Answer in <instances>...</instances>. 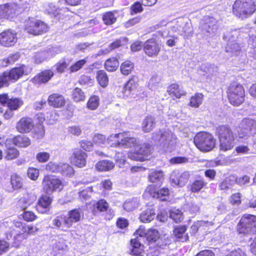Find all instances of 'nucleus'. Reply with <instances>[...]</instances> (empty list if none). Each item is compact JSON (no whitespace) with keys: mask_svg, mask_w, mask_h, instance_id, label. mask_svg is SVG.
I'll use <instances>...</instances> for the list:
<instances>
[{"mask_svg":"<svg viewBox=\"0 0 256 256\" xmlns=\"http://www.w3.org/2000/svg\"><path fill=\"white\" fill-rule=\"evenodd\" d=\"M110 140L114 142L110 144L113 147L130 148L134 150L128 153V158L136 161L143 162L147 159L150 154V146L148 144H139L137 140L134 137H128L126 134L119 133L111 135Z\"/></svg>","mask_w":256,"mask_h":256,"instance_id":"f257e3e1","label":"nucleus"},{"mask_svg":"<svg viewBox=\"0 0 256 256\" xmlns=\"http://www.w3.org/2000/svg\"><path fill=\"white\" fill-rule=\"evenodd\" d=\"M152 140L165 151L172 152L174 150L177 138L168 130L160 129L152 134Z\"/></svg>","mask_w":256,"mask_h":256,"instance_id":"f03ea898","label":"nucleus"},{"mask_svg":"<svg viewBox=\"0 0 256 256\" xmlns=\"http://www.w3.org/2000/svg\"><path fill=\"white\" fill-rule=\"evenodd\" d=\"M256 10L254 0H236L232 6L234 14L242 19L250 16Z\"/></svg>","mask_w":256,"mask_h":256,"instance_id":"7ed1b4c3","label":"nucleus"},{"mask_svg":"<svg viewBox=\"0 0 256 256\" xmlns=\"http://www.w3.org/2000/svg\"><path fill=\"white\" fill-rule=\"evenodd\" d=\"M220 142V150L227 151L234 146V135L231 128L227 125H222L216 130Z\"/></svg>","mask_w":256,"mask_h":256,"instance_id":"20e7f679","label":"nucleus"},{"mask_svg":"<svg viewBox=\"0 0 256 256\" xmlns=\"http://www.w3.org/2000/svg\"><path fill=\"white\" fill-rule=\"evenodd\" d=\"M196 146L202 152L212 150L216 146V140L208 132H200L196 134L194 140Z\"/></svg>","mask_w":256,"mask_h":256,"instance_id":"39448f33","label":"nucleus"},{"mask_svg":"<svg viewBox=\"0 0 256 256\" xmlns=\"http://www.w3.org/2000/svg\"><path fill=\"white\" fill-rule=\"evenodd\" d=\"M237 230L240 234H252L256 232V216L245 214L240 220L237 226Z\"/></svg>","mask_w":256,"mask_h":256,"instance_id":"423d86ee","label":"nucleus"},{"mask_svg":"<svg viewBox=\"0 0 256 256\" xmlns=\"http://www.w3.org/2000/svg\"><path fill=\"white\" fill-rule=\"evenodd\" d=\"M228 96L232 104L234 106H240L244 100V90L243 86L236 83L232 84L228 88Z\"/></svg>","mask_w":256,"mask_h":256,"instance_id":"0eeeda50","label":"nucleus"},{"mask_svg":"<svg viewBox=\"0 0 256 256\" xmlns=\"http://www.w3.org/2000/svg\"><path fill=\"white\" fill-rule=\"evenodd\" d=\"M256 130V120L244 118L239 124L238 130V138H251L250 136Z\"/></svg>","mask_w":256,"mask_h":256,"instance_id":"6e6552de","label":"nucleus"},{"mask_svg":"<svg viewBox=\"0 0 256 256\" xmlns=\"http://www.w3.org/2000/svg\"><path fill=\"white\" fill-rule=\"evenodd\" d=\"M25 30L30 34L39 35L47 32L48 26L43 22L34 18H30L25 22Z\"/></svg>","mask_w":256,"mask_h":256,"instance_id":"1a4fd4ad","label":"nucleus"},{"mask_svg":"<svg viewBox=\"0 0 256 256\" xmlns=\"http://www.w3.org/2000/svg\"><path fill=\"white\" fill-rule=\"evenodd\" d=\"M43 188L47 194H50L54 192L60 191L63 188L62 182L52 176H46L42 181Z\"/></svg>","mask_w":256,"mask_h":256,"instance_id":"9d476101","label":"nucleus"},{"mask_svg":"<svg viewBox=\"0 0 256 256\" xmlns=\"http://www.w3.org/2000/svg\"><path fill=\"white\" fill-rule=\"evenodd\" d=\"M20 12V6L14 2L0 5V19L12 18Z\"/></svg>","mask_w":256,"mask_h":256,"instance_id":"9b49d317","label":"nucleus"},{"mask_svg":"<svg viewBox=\"0 0 256 256\" xmlns=\"http://www.w3.org/2000/svg\"><path fill=\"white\" fill-rule=\"evenodd\" d=\"M200 28V34L202 35V38L206 39L216 34L218 26L216 21L214 18H210L206 22L201 23Z\"/></svg>","mask_w":256,"mask_h":256,"instance_id":"f8f14e48","label":"nucleus"},{"mask_svg":"<svg viewBox=\"0 0 256 256\" xmlns=\"http://www.w3.org/2000/svg\"><path fill=\"white\" fill-rule=\"evenodd\" d=\"M83 216V212L82 208H74L68 212V215L66 216L64 226L62 229L64 232L68 230L73 224L80 221L82 216Z\"/></svg>","mask_w":256,"mask_h":256,"instance_id":"ddd939ff","label":"nucleus"},{"mask_svg":"<svg viewBox=\"0 0 256 256\" xmlns=\"http://www.w3.org/2000/svg\"><path fill=\"white\" fill-rule=\"evenodd\" d=\"M140 230H138L135 234L138 236L136 238L131 240L130 243L132 246L131 253L132 255L136 256H143L144 254V244H142L144 240L143 237V234L140 232Z\"/></svg>","mask_w":256,"mask_h":256,"instance_id":"4468645a","label":"nucleus"},{"mask_svg":"<svg viewBox=\"0 0 256 256\" xmlns=\"http://www.w3.org/2000/svg\"><path fill=\"white\" fill-rule=\"evenodd\" d=\"M252 139L251 138H239L240 142H244L246 144H240L236 148V151L238 154H246L252 153V149L256 148V142H254L253 144L251 142Z\"/></svg>","mask_w":256,"mask_h":256,"instance_id":"2eb2a0df","label":"nucleus"},{"mask_svg":"<svg viewBox=\"0 0 256 256\" xmlns=\"http://www.w3.org/2000/svg\"><path fill=\"white\" fill-rule=\"evenodd\" d=\"M190 176V174L187 171L182 172L174 171L170 176V179L172 182L175 186L182 187L184 186L188 182Z\"/></svg>","mask_w":256,"mask_h":256,"instance_id":"dca6fc26","label":"nucleus"},{"mask_svg":"<svg viewBox=\"0 0 256 256\" xmlns=\"http://www.w3.org/2000/svg\"><path fill=\"white\" fill-rule=\"evenodd\" d=\"M16 33L8 30L0 34V44L4 46H11L16 42Z\"/></svg>","mask_w":256,"mask_h":256,"instance_id":"f3484780","label":"nucleus"},{"mask_svg":"<svg viewBox=\"0 0 256 256\" xmlns=\"http://www.w3.org/2000/svg\"><path fill=\"white\" fill-rule=\"evenodd\" d=\"M172 31L178 32L180 35L186 34L188 36L191 32V28L190 24L184 21L182 18H180L172 26Z\"/></svg>","mask_w":256,"mask_h":256,"instance_id":"a211bd4d","label":"nucleus"},{"mask_svg":"<svg viewBox=\"0 0 256 256\" xmlns=\"http://www.w3.org/2000/svg\"><path fill=\"white\" fill-rule=\"evenodd\" d=\"M144 50L146 54L152 57L158 54L160 47L154 38H150L144 44Z\"/></svg>","mask_w":256,"mask_h":256,"instance_id":"6ab92c4d","label":"nucleus"},{"mask_svg":"<svg viewBox=\"0 0 256 256\" xmlns=\"http://www.w3.org/2000/svg\"><path fill=\"white\" fill-rule=\"evenodd\" d=\"M26 68L24 66L12 68L9 72H3L8 82L9 80H17L24 74H27Z\"/></svg>","mask_w":256,"mask_h":256,"instance_id":"aec40b11","label":"nucleus"},{"mask_svg":"<svg viewBox=\"0 0 256 256\" xmlns=\"http://www.w3.org/2000/svg\"><path fill=\"white\" fill-rule=\"evenodd\" d=\"M34 126L32 118H22L17 122L16 128L20 133L28 132L31 130Z\"/></svg>","mask_w":256,"mask_h":256,"instance_id":"412c9836","label":"nucleus"},{"mask_svg":"<svg viewBox=\"0 0 256 256\" xmlns=\"http://www.w3.org/2000/svg\"><path fill=\"white\" fill-rule=\"evenodd\" d=\"M138 82L137 77H132L129 80L123 88L124 96L128 98L134 94L138 86Z\"/></svg>","mask_w":256,"mask_h":256,"instance_id":"4be33fe9","label":"nucleus"},{"mask_svg":"<svg viewBox=\"0 0 256 256\" xmlns=\"http://www.w3.org/2000/svg\"><path fill=\"white\" fill-rule=\"evenodd\" d=\"M52 200L50 196L47 195L42 196L38 200L36 206L37 210L42 214L47 212L50 208Z\"/></svg>","mask_w":256,"mask_h":256,"instance_id":"5701e85b","label":"nucleus"},{"mask_svg":"<svg viewBox=\"0 0 256 256\" xmlns=\"http://www.w3.org/2000/svg\"><path fill=\"white\" fill-rule=\"evenodd\" d=\"M73 160L76 166L82 168L86 165L87 155L85 152L76 148L73 150Z\"/></svg>","mask_w":256,"mask_h":256,"instance_id":"b1692460","label":"nucleus"},{"mask_svg":"<svg viewBox=\"0 0 256 256\" xmlns=\"http://www.w3.org/2000/svg\"><path fill=\"white\" fill-rule=\"evenodd\" d=\"M54 76V72L50 70H44L36 76L32 80V82L36 84L46 83L48 82Z\"/></svg>","mask_w":256,"mask_h":256,"instance_id":"393cba45","label":"nucleus"},{"mask_svg":"<svg viewBox=\"0 0 256 256\" xmlns=\"http://www.w3.org/2000/svg\"><path fill=\"white\" fill-rule=\"evenodd\" d=\"M48 101L50 106L58 108L62 107L65 104V100L64 96L58 94H54L50 95Z\"/></svg>","mask_w":256,"mask_h":256,"instance_id":"a878e982","label":"nucleus"},{"mask_svg":"<svg viewBox=\"0 0 256 256\" xmlns=\"http://www.w3.org/2000/svg\"><path fill=\"white\" fill-rule=\"evenodd\" d=\"M138 230H140V232H142L143 234V237L144 238V240L147 241L148 244L152 245V246L160 236V234L156 230H149L146 234L142 230L141 228H140Z\"/></svg>","mask_w":256,"mask_h":256,"instance_id":"bb28decb","label":"nucleus"},{"mask_svg":"<svg viewBox=\"0 0 256 256\" xmlns=\"http://www.w3.org/2000/svg\"><path fill=\"white\" fill-rule=\"evenodd\" d=\"M167 92L172 96L176 98H179L182 96H184L186 94V92L182 90L178 84H174L167 88Z\"/></svg>","mask_w":256,"mask_h":256,"instance_id":"cd10ccee","label":"nucleus"},{"mask_svg":"<svg viewBox=\"0 0 256 256\" xmlns=\"http://www.w3.org/2000/svg\"><path fill=\"white\" fill-rule=\"evenodd\" d=\"M156 126V120L152 116H146L143 120L142 128L144 132H149L152 131Z\"/></svg>","mask_w":256,"mask_h":256,"instance_id":"c85d7f7f","label":"nucleus"},{"mask_svg":"<svg viewBox=\"0 0 256 256\" xmlns=\"http://www.w3.org/2000/svg\"><path fill=\"white\" fill-rule=\"evenodd\" d=\"M240 50V47L234 40L228 39V42L226 46V52L231 56L237 55Z\"/></svg>","mask_w":256,"mask_h":256,"instance_id":"c756f323","label":"nucleus"},{"mask_svg":"<svg viewBox=\"0 0 256 256\" xmlns=\"http://www.w3.org/2000/svg\"><path fill=\"white\" fill-rule=\"evenodd\" d=\"M186 228L185 226H181L175 228L173 231L174 235L180 242H186L188 239V234H185Z\"/></svg>","mask_w":256,"mask_h":256,"instance_id":"7c9ffc66","label":"nucleus"},{"mask_svg":"<svg viewBox=\"0 0 256 256\" xmlns=\"http://www.w3.org/2000/svg\"><path fill=\"white\" fill-rule=\"evenodd\" d=\"M156 212L152 208L144 210L140 216V220L143 222H149L156 218Z\"/></svg>","mask_w":256,"mask_h":256,"instance_id":"2f4dec72","label":"nucleus"},{"mask_svg":"<svg viewBox=\"0 0 256 256\" xmlns=\"http://www.w3.org/2000/svg\"><path fill=\"white\" fill-rule=\"evenodd\" d=\"M14 226L16 228H22V233H26V237L28 234H34L35 232L38 231V229L32 225H26L25 224H23L20 222H14Z\"/></svg>","mask_w":256,"mask_h":256,"instance_id":"473e14b6","label":"nucleus"},{"mask_svg":"<svg viewBox=\"0 0 256 256\" xmlns=\"http://www.w3.org/2000/svg\"><path fill=\"white\" fill-rule=\"evenodd\" d=\"M217 67L214 64L206 63L202 64L199 68V72L200 74L205 75L206 74H212L217 72Z\"/></svg>","mask_w":256,"mask_h":256,"instance_id":"72a5a7b5","label":"nucleus"},{"mask_svg":"<svg viewBox=\"0 0 256 256\" xmlns=\"http://www.w3.org/2000/svg\"><path fill=\"white\" fill-rule=\"evenodd\" d=\"M207 184L203 179L197 180L188 186V188L192 192H198Z\"/></svg>","mask_w":256,"mask_h":256,"instance_id":"f704fd0d","label":"nucleus"},{"mask_svg":"<svg viewBox=\"0 0 256 256\" xmlns=\"http://www.w3.org/2000/svg\"><path fill=\"white\" fill-rule=\"evenodd\" d=\"M164 178V172L162 170H154L148 175V180L152 182L160 184L162 182Z\"/></svg>","mask_w":256,"mask_h":256,"instance_id":"c9c22d12","label":"nucleus"},{"mask_svg":"<svg viewBox=\"0 0 256 256\" xmlns=\"http://www.w3.org/2000/svg\"><path fill=\"white\" fill-rule=\"evenodd\" d=\"M114 166L113 162L108 160H102L98 162L96 166L99 171H108L112 170Z\"/></svg>","mask_w":256,"mask_h":256,"instance_id":"e433bc0d","label":"nucleus"},{"mask_svg":"<svg viewBox=\"0 0 256 256\" xmlns=\"http://www.w3.org/2000/svg\"><path fill=\"white\" fill-rule=\"evenodd\" d=\"M117 11L109 12L104 14L102 20L106 25H110L114 24L117 18Z\"/></svg>","mask_w":256,"mask_h":256,"instance_id":"4c0bfd02","label":"nucleus"},{"mask_svg":"<svg viewBox=\"0 0 256 256\" xmlns=\"http://www.w3.org/2000/svg\"><path fill=\"white\" fill-rule=\"evenodd\" d=\"M14 145L20 147H26L30 144V140L25 136H18L13 139Z\"/></svg>","mask_w":256,"mask_h":256,"instance_id":"58836bf2","label":"nucleus"},{"mask_svg":"<svg viewBox=\"0 0 256 256\" xmlns=\"http://www.w3.org/2000/svg\"><path fill=\"white\" fill-rule=\"evenodd\" d=\"M96 79L99 84L103 87H106L108 83V78L106 73L104 70H98L96 72Z\"/></svg>","mask_w":256,"mask_h":256,"instance_id":"ea45409f","label":"nucleus"},{"mask_svg":"<svg viewBox=\"0 0 256 256\" xmlns=\"http://www.w3.org/2000/svg\"><path fill=\"white\" fill-rule=\"evenodd\" d=\"M119 66L118 60L114 58H112L107 60L104 63L105 68L109 72H114L116 70Z\"/></svg>","mask_w":256,"mask_h":256,"instance_id":"a19ab883","label":"nucleus"},{"mask_svg":"<svg viewBox=\"0 0 256 256\" xmlns=\"http://www.w3.org/2000/svg\"><path fill=\"white\" fill-rule=\"evenodd\" d=\"M138 200L136 198L128 200L124 204L123 207L124 210L130 212L134 210L138 206Z\"/></svg>","mask_w":256,"mask_h":256,"instance_id":"79ce46f5","label":"nucleus"},{"mask_svg":"<svg viewBox=\"0 0 256 256\" xmlns=\"http://www.w3.org/2000/svg\"><path fill=\"white\" fill-rule=\"evenodd\" d=\"M20 58V54L18 52L10 54L7 58H4L2 60L1 65L2 66L6 67L10 64H12L17 61Z\"/></svg>","mask_w":256,"mask_h":256,"instance_id":"37998d69","label":"nucleus"},{"mask_svg":"<svg viewBox=\"0 0 256 256\" xmlns=\"http://www.w3.org/2000/svg\"><path fill=\"white\" fill-rule=\"evenodd\" d=\"M161 78L158 76H154L150 79L148 86L152 90H156L161 86Z\"/></svg>","mask_w":256,"mask_h":256,"instance_id":"c03bdc74","label":"nucleus"},{"mask_svg":"<svg viewBox=\"0 0 256 256\" xmlns=\"http://www.w3.org/2000/svg\"><path fill=\"white\" fill-rule=\"evenodd\" d=\"M203 96H204L202 93H196L191 98L190 105L194 108L199 107L202 102Z\"/></svg>","mask_w":256,"mask_h":256,"instance_id":"a18cd8bd","label":"nucleus"},{"mask_svg":"<svg viewBox=\"0 0 256 256\" xmlns=\"http://www.w3.org/2000/svg\"><path fill=\"white\" fill-rule=\"evenodd\" d=\"M10 183L14 190H18L22 186V178L16 174H14L11 176Z\"/></svg>","mask_w":256,"mask_h":256,"instance_id":"49530a36","label":"nucleus"},{"mask_svg":"<svg viewBox=\"0 0 256 256\" xmlns=\"http://www.w3.org/2000/svg\"><path fill=\"white\" fill-rule=\"evenodd\" d=\"M23 104L22 100L19 98H11L9 99L8 107L14 110H17Z\"/></svg>","mask_w":256,"mask_h":256,"instance_id":"de8ad7c7","label":"nucleus"},{"mask_svg":"<svg viewBox=\"0 0 256 256\" xmlns=\"http://www.w3.org/2000/svg\"><path fill=\"white\" fill-rule=\"evenodd\" d=\"M64 176H70L74 174L73 168L67 164H60L59 172Z\"/></svg>","mask_w":256,"mask_h":256,"instance_id":"09e8293b","label":"nucleus"},{"mask_svg":"<svg viewBox=\"0 0 256 256\" xmlns=\"http://www.w3.org/2000/svg\"><path fill=\"white\" fill-rule=\"evenodd\" d=\"M122 45L120 40H116L111 43L108 47L104 50H100L98 51V55L105 54L110 52L112 50L120 47Z\"/></svg>","mask_w":256,"mask_h":256,"instance_id":"8fccbe9b","label":"nucleus"},{"mask_svg":"<svg viewBox=\"0 0 256 256\" xmlns=\"http://www.w3.org/2000/svg\"><path fill=\"white\" fill-rule=\"evenodd\" d=\"M170 217L176 222H180L183 220L182 212L178 209L173 208L170 212Z\"/></svg>","mask_w":256,"mask_h":256,"instance_id":"3c124183","label":"nucleus"},{"mask_svg":"<svg viewBox=\"0 0 256 256\" xmlns=\"http://www.w3.org/2000/svg\"><path fill=\"white\" fill-rule=\"evenodd\" d=\"M134 64L129 60L124 62L120 66V71L122 73L126 76L130 74L134 69Z\"/></svg>","mask_w":256,"mask_h":256,"instance_id":"603ef678","label":"nucleus"},{"mask_svg":"<svg viewBox=\"0 0 256 256\" xmlns=\"http://www.w3.org/2000/svg\"><path fill=\"white\" fill-rule=\"evenodd\" d=\"M236 183V180L231 177L226 178L220 184V188L222 190H226L232 188Z\"/></svg>","mask_w":256,"mask_h":256,"instance_id":"864d4df0","label":"nucleus"},{"mask_svg":"<svg viewBox=\"0 0 256 256\" xmlns=\"http://www.w3.org/2000/svg\"><path fill=\"white\" fill-rule=\"evenodd\" d=\"M72 98L76 102L84 101L85 99V95L82 90L78 88H76L73 91Z\"/></svg>","mask_w":256,"mask_h":256,"instance_id":"5fc2aeb1","label":"nucleus"},{"mask_svg":"<svg viewBox=\"0 0 256 256\" xmlns=\"http://www.w3.org/2000/svg\"><path fill=\"white\" fill-rule=\"evenodd\" d=\"M87 62L86 59L84 58L77 61L70 68V73L76 72L81 69Z\"/></svg>","mask_w":256,"mask_h":256,"instance_id":"6e6d98bb","label":"nucleus"},{"mask_svg":"<svg viewBox=\"0 0 256 256\" xmlns=\"http://www.w3.org/2000/svg\"><path fill=\"white\" fill-rule=\"evenodd\" d=\"M65 219L66 216L64 215L58 216L52 220V224L56 227L64 232V230L62 229V228H64V226L65 225Z\"/></svg>","mask_w":256,"mask_h":256,"instance_id":"4d7b16f0","label":"nucleus"},{"mask_svg":"<svg viewBox=\"0 0 256 256\" xmlns=\"http://www.w3.org/2000/svg\"><path fill=\"white\" fill-rule=\"evenodd\" d=\"M44 134L45 130L44 126L41 124H36L34 129V138L37 139L42 138Z\"/></svg>","mask_w":256,"mask_h":256,"instance_id":"13d9d810","label":"nucleus"},{"mask_svg":"<svg viewBox=\"0 0 256 256\" xmlns=\"http://www.w3.org/2000/svg\"><path fill=\"white\" fill-rule=\"evenodd\" d=\"M168 240L166 239L164 236H160L156 242L153 244L152 246L163 249L168 244Z\"/></svg>","mask_w":256,"mask_h":256,"instance_id":"bf43d9fd","label":"nucleus"},{"mask_svg":"<svg viewBox=\"0 0 256 256\" xmlns=\"http://www.w3.org/2000/svg\"><path fill=\"white\" fill-rule=\"evenodd\" d=\"M208 222L204 220L197 221L195 222L190 227V232L191 235L193 236L198 231V229L201 227L205 226Z\"/></svg>","mask_w":256,"mask_h":256,"instance_id":"052dcab7","label":"nucleus"},{"mask_svg":"<svg viewBox=\"0 0 256 256\" xmlns=\"http://www.w3.org/2000/svg\"><path fill=\"white\" fill-rule=\"evenodd\" d=\"M99 98L98 96H92L87 104L88 108L91 110H96L99 105Z\"/></svg>","mask_w":256,"mask_h":256,"instance_id":"680f3d73","label":"nucleus"},{"mask_svg":"<svg viewBox=\"0 0 256 256\" xmlns=\"http://www.w3.org/2000/svg\"><path fill=\"white\" fill-rule=\"evenodd\" d=\"M6 158L11 160L18 157L19 154L18 150L14 148H9L6 152Z\"/></svg>","mask_w":256,"mask_h":256,"instance_id":"e2e57ef3","label":"nucleus"},{"mask_svg":"<svg viewBox=\"0 0 256 256\" xmlns=\"http://www.w3.org/2000/svg\"><path fill=\"white\" fill-rule=\"evenodd\" d=\"M214 208L216 210V213L222 214L226 211V206L225 204L222 200H218L214 203Z\"/></svg>","mask_w":256,"mask_h":256,"instance_id":"0e129e2a","label":"nucleus"},{"mask_svg":"<svg viewBox=\"0 0 256 256\" xmlns=\"http://www.w3.org/2000/svg\"><path fill=\"white\" fill-rule=\"evenodd\" d=\"M50 158V154L46 152H42L38 153L36 155V160L41 163L48 162Z\"/></svg>","mask_w":256,"mask_h":256,"instance_id":"69168bd1","label":"nucleus"},{"mask_svg":"<svg viewBox=\"0 0 256 256\" xmlns=\"http://www.w3.org/2000/svg\"><path fill=\"white\" fill-rule=\"evenodd\" d=\"M108 207V203L104 200H100L94 205V208L100 212H105Z\"/></svg>","mask_w":256,"mask_h":256,"instance_id":"338daca9","label":"nucleus"},{"mask_svg":"<svg viewBox=\"0 0 256 256\" xmlns=\"http://www.w3.org/2000/svg\"><path fill=\"white\" fill-rule=\"evenodd\" d=\"M93 140L94 142L98 144H104L106 141H108V143L110 144V138L106 139L104 136L101 134H96L93 138ZM111 142L112 141L111 140Z\"/></svg>","mask_w":256,"mask_h":256,"instance_id":"774afa93","label":"nucleus"}]
</instances>
